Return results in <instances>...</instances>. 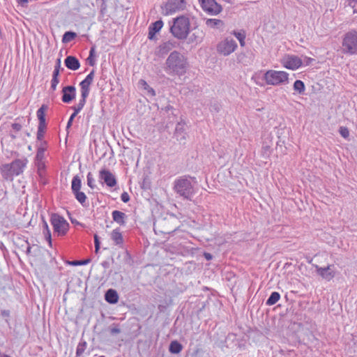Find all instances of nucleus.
I'll list each match as a JSON object with an SVG mask.
<instances>
[{"label":"nucleus","mask_w":357,"mask_h":357,"mask_svg":"<svg viewBox=\"0 0 357 357\" xmlns=\"http://www.w3.org/2000/svg\"><path fill=\"white\" fill-rule=\"evenodd\" d=\"M21 128H22V126L20 123H15L12 124V129L15 132H19L21 130Z\"/></svg>","instance_id":"obj_48"},{"label":"nucleus","mask_w":357,"mask_h":357,"mask_svg":"<svg viewBox=\"0 0 357 357\" xmlns=\"http://www.w3.org/2000/svg\"><path fill=\"white\" fill-rule=\"evenodd\" d=\"M233 35L238 39L240 43L241 47H244L245 45V33L243 31H233Z\"/></svg>","instance_id":"obj_32"},{"label":"nucleus","mask_w":357,"mask_h":357,"mask_svg":"<svg viewBox=\"0 0 357 357\" xmlns=\"http://www.w3.org/2000/svg\"><path fill=\"white\" fill-rule=\"evenodd\" d=\"M99 178L108 187L112 188L116 185V179L114 175L107 169H101L99 172Z\"/></svg>","instance_id":"obj_13"},{"label":"nucleus","mask_w":357,"mask_h":357,"mask_svg":"<svg viewBox=\"0 0 357 357\" xmlns=\"http://www.w3.org/2000/svg\"><path fill=\"white\" fill-rule=\"evenodd\" d=\"M110 332L112 334H118L121 332L120 329L119 328H112L110 330Z\"/></svg>","instance_id":"obj_54"},{"label":"nucleus","mask_w":357,"mask_h":357,"mask_svg":"<svg viewBox=\"0 0 357 357\" xmlns=\"http://www.w3.org/2000/svg\"><path fill=\"white\" fill-rule=\"evenodd\" d=\"M352 2L356 3L357 0H351Z\"/></svg>","instance_id":"obj_60"},{"label":"nucleus","mask_w":357,"mask_h":357,"mask_svg":"<svg viewBox=\"0 0 357 357\" xmlns=\"http://www.w3.org/2000/svg\"><path fill=\"white\" fill-rule=\"evenodd\" d=\"M303 60L301 57L296 55H287L282 60L283 66L292 70L299 68L303 65Z\"/></svg>","instance_id":"obj_11"},{"label":"nucleus","mask_w":357,"mask_h":357,"mask_svg":"<svg viewBox=\"0 0 357 357\" xmlns=\"http://www.w3.org/2000/svg\"><path fill=\"white\" fill-rule=\"evenodd\" d=\"M121 199L124 203H127L130 200V196H129V195L126 192H123L121 195Z\"/></svg>","instance_id":"obj_44"},{"label":"nucleus","mask_w":357,"mask_h":357,"mask_svg":"<svg viewBox=\"0 0 357 357\" xmlns=\"http://www.w3.org/2000/svg\"><path fill=\"white\" fill-rule=\"evenodd\" d=\"M165 71L169 75H183L187 69V59L180 52L174 51L170 53L166 62Z\"/></svg>","instance_id":"obj_1"},{"label":"nucleus","mask_w":357,"mask_h":357,"mask_svg":"<svg viewBox=\"0 0 357 357\" xmlns=\"http://www.w3.org/2000/svg\"><path fill=\"white\" fill-rule=\"evenodd\" d=\"M66 66L72 70H76L79 69L80 67V63L79 60L73 56H68L66 58L64 61Z\"/></svg>","instance_id":"obj_19"},{"label":"nucleus","mask_w":357,"mask_h":357,"mask_svg":"<svg viewBox=\"0 0 357 357\" xmlns=\"http://www.w3.org/2000/svg\"><path fill=\"white\" fill-rule=\"evenodd\" d=\"M176 47V42L172 40H168L162 43L159 46V52L161 54H167L168 52L172 50Z\"/></svg>","instance_id":"obj_23"},{"label":"nucleus","mask_w":357,"mask_h":357,"mask_svg":"<svg viewBox=\"0 0 357 357\" xmlns=\"http://www.w3.org/2000/svg\"><path fill=\"white\" fill-rule=\"evenodd\" d=\"M95 71L92 70L86 78L79 83L81 94L89 96L90 92V86L94 78Z\"/></svg>","instance_id":"obj_14"},{"label":"nucleus","mask_w":357,"mask_h":357,"mask_svg":"<svg viewBox=\"0 0 357 357\" xmlns=\"http://www.w3.org/2000/svg\"><path fill=\"white\" fill-rule=\"evenodd\" d=\"M89 261H90V259H86V260H83V261H73L70 264L72 265H75V266L85 265V264H87Z\"/></svg>","instance_id":"obj_45"},{"label":"nucleus","mask_w":357,"mask_h":357,"mask_svg":"<svg viewBox=\"0 0 357 357\" xmlns=\"http://www.w3.org/2000/svg\"><path fill=\"white\" fill-rule=\"evenodd\" d=\"M73 193L75 195V199L83 206H85L86 205V195L83 192H81L80 190H77V191L73 192Z\"/></svg>","instance_id":"obj_30"},{"label":"nucleus","mask_w":357,"mask_h":357,"mask_svg":"<svg viewBox=\"0 0 357 357\" xmlns=\"http://www.w3.org/2000/svg\"><path fill=\"white\" fill-rule=\"evenodd\" d=\"M342 50L344 54H357V31L351 30L344 35Z\"/></svg>","instance_id":"obj_5"},{"label":"nucleus","mask_w":357,"mask_h":357,"mask_svg":"<svg viewBox=\"0 0 357 357\" xmlns=\"http://www.w3.org/2000/svg\"><path fill=\"white\" fill-rule=\"evenodd\" d=\"M62 101L65 103H69L76 96V89L74 86H64L62 89Z\"/></svg>","instance_id":"obj_16"},{"label":"nucleus","mask_w":357,"mask_h":357,"mask_svg":"<svg viewBox=\"0 0 357 357\" xmlns=\"http://www.w3.org/2000/svg\"><path fill=\"white\" fill-rule=\"evenodd\" d=\"M182 349V345L178 341L175 340L170 343L169 351L172 354H177L181 351Z\"/></svg>","instance_id":"obj_27"},{"label":"nucleus","mask_w":357,"mask_h":357,"mask_svg":"<svg viewBox=\"0 0 357 357\" xmlns=\"http://www.w3.org/2000/svg\"><path fill=\"white\" fill-rule=\"evenodd\" d=\"M94 243H95V250H96V252H97L98 251V250L100 249V242H99L98 236L97 234L94 235Z\"/></svg>","instance_id":"obj_47"},{"label":"nucleus","mask_w":357,"mask_h":357,"mask_svg":"<svg viewBox=\"0 0 357 357\" xmlns=\"http://www.w3.org/2000/svg\"><path fill=\"white\" fill-rule=\"evenodd\" d=\"M46 128H47L46 125L38 124V131H37V140L38 141H41L42 139H43L45 133V130H46Z\"/></svg>","instance_id":"obj_34"},{"label":"nucleus","mask_w":357,"mask_h":357,"mask_svg":"<svg viewBox=\"0 0 357 357\" xmlns=\"http://www.w3.org/2000/svg\"><path fill=\"white\" fill-rule=\"evenodd\" d=\"M202 8L208 14L217 15L222 10V6L215 0H198Z\"/></svg>","instance_id":"obj_9"},{"label":"nucleus","mask_w":357,"mask_h":357,"mask_svg":"<svg viewBox=\"0 0 357 357\" xmlns=\"http://www.w3.org/2000/svg\"><path fill=\"white\" fill-rule=\"evenodd\" d=\"M82 187V180L81 178L76 175L73 178L72 183H71V190L72 192H75L77 190H80Z\"/></svg>","instance_id":"obj_26"},{"label":"nucleus","mask_w":357,"mask_h":357,"mask_svg":"<svg viewBox=\"0 0 357 357\" xmlns=\"http://www.w3.org/2000/svg\"><path fill=\"white\" fill-rule=\"evenodd\" d=\"M29 0H17V3L22 7H26Z\"/></svg>","instance_id":"obj_51"},{"label":"nucleus","mask_w":357,"mask_h":357,"mask_svg":"<svg viewBox=\"0 0 357 357\" xmlns=\"http://www.w3.org/2000/svg\"><path fill=\"white\" fill-rule=\"evenodd\" d=\"M86 342L79 343L78 344V346L77 347V351H76L77 356H79L84 353L85 348H86Z\"/></svg>","instance_id":"obj_39"},{"label":"nucleus","mask_w":357,"mask_h":357,"mask_svg":"<svg viewBox=\"0 0 357 357\" xmlns=\"http://www.w3.org/2000/svg\"><path fill=\"white\" fill-rule=\"evenodd\" d=\"M47 109V106L46 105H43L36 112L37 117L38 119L39 123L38 124L46 125L45 123V111Z\"/></svg>","instance_id":"obj_25"},{"label":"nucleus","mask_w":357,"mask_h":357,"mask_svg":"<svg viewBox=\"0 0 357 357\" xmlns=\"http://www.w3.org/2000/svg\"><path fill=\"white\" fill-rule=\"evenodd\" d=\"M43 234L45 235L46 240H47L50 244H51V232L47 222L45 220L43 221Z\"/></svg>","instance_id":"obj_36"},{"label":"nucleus","mask_w":357,"mask_h":357,"mask_svg":"<svg viewBox=\"0 0 357 357\" xmlns=\"http://www.w3.org/2000/svg\"><path fill=\"white\" fill-rule=\"evenodd\" d=\"M105 298L109 303L115 304L118 302L119 296L116 290L109 289L106 291Z\"/></svg>","instance_id":"obj_22"},{"label":"nucleus","mask_w":357,"mask_h":357,"mask_svg":"<svg viewBox=\"0 0 357 357\" xmlns=\"http://www.w3.org/2000/svg\"><path fill=\"white\" fill-rule=\"evenodd\" d=\"M10 136H11V137H12V138H13V139H15V138H16V137H17L16 135H15V134H14V133H11V134H10Z\"/></svg>","instance_id":"obj_58"},{"label":"nucleus","mask_w":357,"mask_h":357,"mask_svg":"<svg viewBox=\"0 0 357 357\" xmlns=\"http://www.w3.org/2000/svg\"><path fill=\"white\" fill-rule=\"evenodd\" d=\"M95 52H96L95 47L94 46L91 47L90 52H89V56L87 58L88 63L91 66H93L96 64V61L94 59Z\"/></svg>","instance_id":"obj_37"},{"label":"nucleus","mask_w":357,"mask_h":357,"mask_svg":"<svg viewBox=\"0 0 357 357\" xmlns=\"http://www.w3.org/2000/svg\"><path fill=\"white\" fill-rule=\"evenodd\" d=\"M59 69L54 68L53 73H52V78L59 79Z\"/></svg>","instance_id":"obj_52"},{"label":"nucleus","mask_w":357,"mask_h":357,"mask_svg":"<svg viewBox=\"0 0 357 357\" xmlns=\"http://www.w3.org/2000/svg\"><path fill=\"white\" fill-rule=\"evenodd\" d=\"M45 151H43V149H37V153L36 155V160L38 162V165L40 166V165L43 164V159L45 158Z\"/></svg>","instance_id":"obj_35"},{"label":"nucleus","mask_w":357,"mask_h":357,"mask_svg":"<svg viewBox=\"0 0 357 357\" xmlns=\"http://www.w3.org/2000/svg\"><path fill=\"white\" fill-rule=\"evenodd\" d=\"M60 68H61V59H58L56 60V63L54 66V68H57V69H59L60 70Z\"/></svg>","instance_id":"obj_55"},{"label":"nucleus","mask_w":357,"mask_h":357,"mask_svg":"<svg viewBox=\"0 0 357 357\" xmlns=\"http://www.w3.org/2000/svg\"><path fill=\"white\" fill-rule=\"evenodd\" d=\"M112 216L113 220L117 224L120 225H124L126 224L127 215L125 213L115 210L112 211Z\"/></svg>","instance_id":"obj_20"},{"label":"nucleus","mask_w":357,"mask_h":357,"mask_svg":"<svg viewBox=\"0 0 357 357\" xmlns=\"http://www.w3.org/2000/svg\"><path fill=\"white\" fill-rule=\"evenodd\" d=\"M294 90L297 91L299 94H303L305 92V86L303 81L296 80L294 83Z\"/></svg>","instance_id":"obj_31"},{"label":"nucleus","mask_w":357,"mask_h":357,"mask_svg":"<svg viewBox=\"0 0 357 357\" xmlns=\"http://www.w3.org/2000/svg\"><path fill=\"white\" fill-rule=\"evenodd\" d=\"M204 257L207 259V260H210L212 259V255L210 254V253H204Z\"/></svg>","instance_id":"obj_56"},{"label":"nucleus","mask_w":357,"mask_h":357,"mask_svg":"<svg viewBox=\"0 0 357 357\" xmlns=\"http://www.w3.org/2000/svg\"><path fill=\"white\" fill-rule=\"evenodd\" d=\"M302 60H303V65L304 66H309L310 64H311V63L312 61H314V60L310 57H307L306 56H303L301 57Z\"/></svg>","instance_id":"obj_42"},{"label":"nucleus","mask_w":357,"mask_h":357,"mask_svg":"<svg viewBox=\"0 0 357 357\" xmlns=\"http://www.w3.org/2000/svg\"><path fill=\"white\" fill-rule=\"evenodd\" d=\"M193 178L188 176H181L174 182L173 189L181 197L186 200H191L195 194Z\"/></svg>","instance_id":"obj_2"},{"label":"nucleus","mask_w":357,"mask_h":357,"mask_svg":"<svg viewBox=\"0 0 357 357\" xmlns=\"http://www.w3.org/2000/svg\"><path fill=\"white\" fill-rule=\"evenodd\" d=\"M138 85L141 89L146 91V94L148 96L152 97L155 96V92L154 89L152 87H151L145 80L140 79L138 82Z\"/></svg>","instance_id":"obj_24"},{"label":"nucleus","mask_w":357,"mask_h":357,"mask_svg":"<svg viewBox=\"0 0 357 357\" xmlns=\"http://www.w3.org/2000/svg\"><path fill=\"white\" fill-rule=\"evenodd\" d=\"M264 79L269 85L286 84L288 83L289 74L285 71L269 70L265 73Z\"/></svg>","instance_id":"obj_6"},{"label":"nucleus","mask_w":357,"mask_h":357,"mask_svg":"<svg viewBox=\"0 0 357 357\" xmlns=\"http://www.w3.org/2000/svg\"><path fill=\"white\" fill-rule=\"evenodd\" d=\"M175 137L178 141L182 142L186 139V132L185 129V123L178 122L175 128Z\"/></svg>","instance_id":"obj_18"},{"label":"nucleus","mask_w":357,"mask_h":357,"mask_svg":"<svg viewBox=\"0 0 357 357\" xmlns=\"http://www.w3.org/2000/svg\"><path fill=\"white\" fill-rule=\"evenodd\" d=\"M59 79H55V78H52V80H51V89H52V91H55L56 90V86L59 84Z\"/></svg>","instance_id":"obj_46"},{"label":"nucleus","mask_w":357,"mask_h":357,"mask_svg":"<svg viewBox=\"0 0 357 357\" xmlns=\"http://www.w3.org/2000/svg\"><path fill=\"white\" fill-rule=\"evenodd\" d=\"M30 250H31V248H30V247H29V248H27V252H30Z\"/></svg>","instance_id":"obj_59"},{"label":"nucleus","mask_w":357,"mask_h":357,"mask_svg":"<svg viewBox=\"0 0 357 357\" xmlns=\"http://www.w3.org/2000/svg\"><path fill=\"white\" fill-rule=\"evenodd\" d=\"M111 239L116 245H121L123 243V238L119 228L114 229L110 234Z\"/></svg>","instance_id":"obj_21"},{"label":"nucleus","mask_w":357,"mask_h":357,"mask_svg":"<svg viewBox=\"0 0 357 357\" xmlns=\"http://www.w3.org/2000/svg\"><path fill=\"white\" fill-rule=\"evenodd\" d=\"M50 222L54 229V233L58 236H64L69 228V223L61 215L57 213H52Z\"/></svg>","instance_id":"obj_7"},{"label":"nucleus","mask_w":357,"mask_h":357,"mask_svg":"<svg viewBox=\"0 0 357 357\" xmlns=\"http://www.w3.org/2000/svg\"><path fill=\"white\" fill-rule=\"evenodd\" d=\"M190 23L188 17L180 16L173 19L170 25V32L179 40L186 39L190 31Z\"/></svg>","instance_id":"obj_4"},{"label":"nucleus","mask_w":357,"mask_h":357,"mask_svg":"<svg viewBox=\"0 0 357 357\" xmlns=\"http://www.w3.org/2000/svg\"><path fill=\"white\" fill-rule=\"evenodd\" d=\"M1 314L3 315V316H8V312L6 311V310H3L2 311Z\"/></svg>","instance_id":"obj_57"},{"label":"nucleus","mask_w":357,"mask_h":357,"mask_svg":"<svg viewBox=\"0 0 357 357\" xmlns=\"http://www.w3.org/2000/svg\"><path fill=\"white\" fill-rule=\"evenodd\" d=\"M39 142H40V143L38 145L37 149H43V151H45L47 148V142L44 141L43 139H42L41 141H39Z\"/></svg>","instance_id":"obj_43"},{"label":"nucleus","mask_w":357,"mask_h":357,"mask_svg":"<svg viewBox=\"0 0 357 357\" xmlns=\"http://www.w3.org/2000/svg\"><path fill=\"white\" fill-rule=\"evenodd\" d=\"M340 134L344 138H347L349 135V131L346 127H340Z\"/></svg>","instance_id":"obj_41"},{"label":"nucleus","mask_w":357,"mask_h":357,"mask_svg":"<svg viewBox=\"0 0 357 357\" xmlns=\"http://www.w3.org/2000/svg\"><path fill=\"white\" fill-rule=\"evenodd\" d=\"M75 114H72L68 119V123H67L66 130H68L70 128V126H72V123H73V121L75 119Z\"/></svg>","instance_id":"obj_50"},{"label":"nucleus","mask_w":357,"mask_h":357,"mask_svg":"<svg viewBox=\"0 0 357 357\" xmlns=\"http://www.w3.org/2000/svg\"><path fill=\"white\" fill-rule=\"evenodd\" d=\"M28 162L27 159H16L11 163L3 164L0 167V172L6 180L13 181L15 176L22 174Z\"/></svg>","instance_id":"obj_3"},{"label":"nucleus","mask_w":357,"mask_h":357,"mask_svg":"<svg viewBox=\"0 0 357 357\" xmlns=\"http://www.w3.org/2000/svg\"><path fill=\"white\" fill-rule=\"evenodd\" d=\"M186 7L185 0H168L164 6L165 15H171L178 11L183 10Z\"/></svg>","instance_id":"obj_10"},{"label":"nucleus","mask_w":357,"mask_h":357,"mask_svg":"<svg viewBox=\"0 0 357 357\" xmlns=\"http://www.w3.org/2000/svg\"><path fill=\"white\" fill-rule=\"evenodd\" d=\"M271 144H266L262 146V151L264 154H268L269 153Z\"/></svg>","instance_id":"obj_49"},{"label":"nucleus","mask_w":357,"mask_h":357,"mask_svg":"<svg viewBox=\"0 0 357 357\" xmlns=\"http://www.w3.org/2000/svg\"><path fill=\"white\" fill-rule=\"evenodd\" d=\"M162 26L163 22L160 20L151 24V25L149 27V39L153 40L155 38V33L160 31Z\"/></svg>","instance_id":"obj_17"},{"label":"nucleus","mask_w":357,"mask_h":357,"mask_svg":"<svg viewBox=\"0 0 357 357\" xmlns=\"http://www.w3.org/2000/svg\"><path fill=\"white\" fill-rule=\"evenodd\" d=\"M86 178H87V185L91 189H93L96 187V185H95V180H94L93 177V175H92V174L91 172H89L87 174Z\"/></svg>","instance_id":"obj_38"},{"label":"nucleus","mask_w":357,"mask_h":357,"mask_svg":"<svg viewBox=\"0 0 357 357\" xmlns=\"http://www.w3.org/2000/svg\"><path fill=\"white\" fill-rule=\"evenodd\" d=\"M88 96H89L85 95V94H81V98L79 100V102L77 105V106L79 107L82 109L86 103V98Z\"/></svg>","instance_id":"obj_40"},{"label":"nucleus","mask_w":357,"mask_h":357,"mask_svg":"<svg viewBox=\"0 0 357 357\" xmlns=\"http://www.w3.org/2000/svg\"><path fill=\"white\" fill-rule=\"evenodd\" d=\"M317 273L326 281L331 280L335 276L334 265H328L326 267H320L318 265H313Z\"/></svg>","instance_id":"obj_12"},{"label":"nucleus","mask_w":357,"mask_h":357,"mask_svg":"<svg viewBox=\"0 0 357 357\" xmlns=\"http://www.w3.org/2000/svg\"><path fill=\"white\" fill-rule=\"evenodd\" d=\"M236 42L231 38H226L221 40L217 45V51L223 56H228L233 53L237 48Z\"/></svg>","instance_id":"obj_8"},{"label":"nucleus","mask_w":357,"mask_h":357,"mask_svg":"<svg viewBox=\"0 0 357 357\" xmlns=\"http://www.w3.org/2000/svg\"><path fill=\"white\" fill-rule=\"evenodd\" d=\"M280 294L277 291H273L271 293V296L267 299L266 304L269 306L273 305L275 304L280 300Z\"/></svg>","instance_id":"obj_28"},{"label":"nucleus","mask_w":357,"mask_h":357,"mask_svg":"<svg viewBox=\"0 0 357 357\" xmlns=\"http://www.w3.org/2000/svg\"><path fill=\"white\" fill-rule=\"evenodd\" d=\"M73 109L74 110V112L73 113V114H75V116L82 110V109L79 107L77 106V105L73 107Z\"/></svg>","instance_id":"obj_53"},{"label":"nucleus","mask_w":357,"mask_h":357,"mask_svg":"<svg viewBox=\"0 0 357 357\" xmlns=\"http://www.w3.org/2000/svg\"><path fill=\"white\" fill-rule=\"evenodd\" d=\"M77 36L76 33L72 31H66L62 38V42L67 43L73 40Z\"/></svg>","instance_id":"obj_33"},{"label":"nucleus","mask_w":357,"mask_h":357,"mask_svg":"<svg viewBox=\"0 0 357 357\" xmlns=\"http://www.w3.org/2000/svg\"><path fill=\"white\" fill-rule=\"evenodd\" d=\"M206 24L211 28H220L224 24L223 22L218 19H208Z\"/></svg>","instance_id":"obj_29"},{"label":"nucleus","mask_w":357,"mask_h":357,"mask_svg":"<svg viewBox=\"0 0 357 357\" xmlns=\"http://www.w3.org/2000/svg\"><path fill=\"white\" fill-rule=\"evenodd\" d=\"M204 36L205 34L203 30L199 28H195L188 38V43L195 45L200 44L203 41Z\"/></svg>","instance_id":"obj_15"}]
</instances>
